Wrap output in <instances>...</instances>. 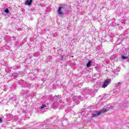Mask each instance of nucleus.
<instances>
[{
	"label": "nucleus",
	"instance_id": "nucleus-1",
	"mask_svg": "<svg viewBox=\"0 0 129 129\" xmlns=\"http://www.w3.org/2000/svg\"><path fill=\"white\" fill-rule=\"evenodd\" d=\"M109 110V108H104L98 112L96 113L92 114V117H96V116H99L100 114L101 113H104V112H106Z\"/></svg>",
	"mask_w": 129,
	"mask_h": 129
},
{
	"label": "nucleus",
	"instance_id": "nucleus-2",
	"mask_svg": "<svg viewBox=\"0 0 129 129\" xmlns=\"http://www.w3.org/2000/svg\"><path fill=\"white\" fill-rule=\"evenodd\" d=\"M66 11V9H65V7L64 6H60L58 7V9L57 11V14L60 16H64V12Z\"/></svg>",
	"mask_w": 129,
	"mask_h": 129
},
{
	"label": "nucleus",
	"instance_id": "nucleus-3",
	"mask_svg": "<svg viewBox=\"0 0 129 129\" xmlns=\"http://www.w3.org/2000/svg\"><path fill=\"white\" fill-rule=\"evenodd\" d=\"M128 57H129V48H127L124 51V54H123L121 55V58L123 59H127Z\"/></svg>",
	"mask_w": 129,
	"mask_h": 129
},
{
	"label": "nucleus",
	"instance_id": "nucleus-4",
	"mask_svg": "<svg viewBox=\"0 0 129 129\" xmlns=\"http://www.w3.org/2000/svg\"><path fill=\"white\" fill-rule=\"evenodd\" d=\"M110 81H111L110 79L106 80L102 85V88H105L106 87H107V86H108V84L110 83Z\"/></svg>",
	"mask_w": 129,
	"mask_h": 129
},
{
	"label": "nucleus",
	"instance_id": "nucleus-5",
	"mask_svg": "<svg viewBox=\"0 0 129 129\" xmlns=\"http://www.w3.org/2000/svg\"><path fill=\"white\" fill-rule=\"evenodd\" d=\"M33 2V0H27L25 2L26 6H31L32 5V3Z\"/></svg>",
	"mask_w": 129,
	"mask_h": 129
},
{
	"label": "nucleus",
	"instance_id": "nucleus-6",
	"mask_svg": "<svg viewBox=\"0 0 129 129\" xmlns=\"http://www.w3.org/2000/svg\"><path fill=\"white\" fill-rule=\"evenodd\" d=\"M60 96H55L53 97V100L54 101H57V100H59L60 99Z\"/></svg>",
	"mask_w": 129,
	"mask_h": 129
},
{
	"label": "nucleus",
	"instance_id": "nucleus-7",
	"mask_svg": "<svg viewBox=\"0 0 129 129\" xmlns=\"http://www.w3.org/2000/svg\"><path fill=\"white\" fill-rule=\"evenodd\" d=\"M120 85H121V83L120 82H119L117 84H116L115 85V87H118V86H120Z\"/></svg>",
	"mask_w": 129,
	"mask_h": 129
},
{
	"label": "nucleus",
	"instance_id": "nucleus-8",
	"mask_svg": "<svg viewBox=\"0 0 129 129\" xmlns=\"http://www.w3.org/2000/svg\"><path fill=\"white\" fill-rule=\"evenodd\" d=\"M91 66V61H89L88 63L87 64V67H90Z\"/></svg>",
	"mask_w": 129,
	"mask_h": 129
},
{
	"label": "nucleus",
	"instance_id": "nucleus-9",
	"mask_svg": "<svg viewBox=\"0 0 129 129\" xmlns=\"http://www.w3.org/2000/svg\"><path fill=\"white\" fill-rule=\"evenodd\" d=\"M45 107H46V105L44 104V105H42L41 106L40 108H41V109H44V108H45Z\"/></svg>",
	"mask_w": 129,
	"mask_h": 129
},
{
	"label": "nucleus",
	"instance_id": "nucleus-10",
	"mask_svg": "<svg viewBox=\"0 0 129 129\" xmlns=\"http://www.w3.org/2000/svg\"><path fill=\"white\" fill-rule=\"evenodd\" d=\"M5 12L7 14H8L9 13V12H10V10H9V9H6V10H5Z\"/></svg>",
	"mask_w": 129,
	"mask_h": 129
},
{
	"label": "nucleus",
	"instance_id": "nucleus-11",
	"mask_svg": "<svg viewBox=\"0 0 129 129\" xmlns=\"http://www.w3.org/2000/svg\"><path fill=\"white\" fill-rule=\"evenodd\" d=\"M3 121V119L0 118V122H2Z\"/></svg>",
	"mask_w": 129,
	"mask_h": 129
}]
</instances>
